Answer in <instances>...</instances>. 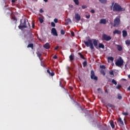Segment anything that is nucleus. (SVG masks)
<instances>
[{
    "label": "nucleus",
    "instance_id": "61",
    "mask_svg": "<svg viewBox=\"0 0 130 130\" xmlns=\"http://www.w3.org/2000/svg\"><path fill=\"white\" fill-rule=\"evenodd\" d=\"M105 92H106V93H107L108 91H107V90H105Z\"/></svg>",
    "mask_w": 130,
    "mask_h": 130
},
{
    "label": "nucleus",
    "instance_id": "7",
    "mask_svg": "<svg viewBox=\"0 0 130 130\" xmlns=\"http://www.w3.org/2000/svg\"><path fill=\"white\" fill-rule=\"evenodd\" d=\"M90 78L94 81H98V77L95 75V72L93 70L91 71Z\"/></svg>",
    "mask_w": 130,
    "mask_h": 130
},
{
    "label": "nucleus",
    "instance_id": "50",
    "mask_svg": "<svg viewBox=\"0 0 130 130\" xmlns=\"http://www.w3.org/2000/svg\"><path fill=\"white\" fill-rule=\"evenodd\" d=\"M67 69L68 71H70V70H71V67L68 66V67H67Z\"/></svg>",
    "mask_w": 130,
    "mask_h": 130
},
{
    "label": "nucleus",
    "instance_id": "46",
    "mask_svg": "<svg viewBox=\"0 0 130 130\" xmlns=\"http://www.w3.org/2000/svg\"><path fill=\"white\" fill-rule=\"evenodd\" d=\"M41 63H42L43 62V61H42V58H41V57H39Z\"/></svg>",
    "mask_w": 130,
    "mask_h": 130
},
{
    "label": "nucleus",
    "instance_id": "24",
    "mask_svg": "<svg viewBox=\"0 0 130 130\" xmlns=\"http://www.w3.org/2000/svg\"><path fill=\"white\" fill-rule=\"evenodd\" d=\"M117 96V99H119V100H121V99H122V96H121L120 93H118Z\"/></svg>",
    "mask_w": 130,
    "mask_h": 130
},
{
    "label": "nucleus",
    "instance_id": "23",
    "mask_svg": "<svg viewBox=\"0 0 130 130\" xmlns=\"http://www.w3.org/2000/svg\"><path fill=\"white\" fill-rule=\"evenodd\" d=\"M36 54L38 57H41V55H42V54H41L39 51H37L36 52Z\"/></svg>",
    "mask_w": 130,
    "mask_h": 130
},
{
    "label": "nucleus",
    "instance_id": "51",
    "mask_svg": "<svg viewBox=\"0 0 130 130\" xmlns=\"http://www.w3.org/2000/svg\"><path fill=\"white\" fill-rule=\"evenodd\" d=\"M44 12L42 9H40V13H43Z\"/></svg>",
    "mask_w": 130,
    "mask_h": 130
},
{
    "label": "nucleus",
    "instance_id": "37",
    "mask_svg": "<svg viewBox=\"0 0 130 130\" xmlns=\"http://www.w3.org/2000/svg\"><path fill=\"white\" fill-rule=\"evenodd\" d=\"M51 26H52V27H54L55 26V23H54L53 22H52L51 23Z\"/></svg>",
    "mask_w": 130,
    "mask_h": 130
},
{
    "label": "nucleus",
    "instance_id": "27",
    "mask_svg": "<svg viewBox=\"0 0 130 130\" xmlns=\"http://www.w3.org/2000/svg\"><path fill=\"white\" fill-rule=\"evenodd\" d=\"M108 59L111 60V61H113L114 58L113 57H108Z\"/></svg>",
    "mask_w": 130,
    "mask_h": 130
},
{
    "label": "nucleus",
    "instance_id": "43",
    "mask_svg": "<svg viewBox=\"0 0 130 130\" xmlns=\"http://www.w3.org/2000/svg\"><path fill=\"white\" fill-rule=\"evenodd\" d=\"M101 69H105L106 67L104 66V65H102L100 66Z\"/></svg>",
    "mask_w": 130,
    "mask_h": 130
},
{
    "label": "nucleus",
    "instance_id": "56",
    "mask_svg": "<svg viewBox=\"0 0 130 130\" xmlns=\"http://www.w3.org/2000/svg\"><path fill=\"white\" fill-rule=\"evenodd\" d=\"M12 3H16V1H15V0H12Z\"/></svg>",
    "mask_w": 130,
    "mask_h": 130
},
{
    "label": "nucleus",
    "instance_id": "45",
    "mask_svg": "<svg viewBox=\"0 0 130 130\" xmlns=\"http://www.w3.org/2000/svg\"><path fill=\"white\" fill-rule=\"evenodd\" d=\"M85 16L86 19H90V15H86Z\"/></svg>",
    "mask_w": 130,
    "mask_h": 130
},
{
    "label": "nucleus",
    "instance_id": "54",
    "mask_svg": "<svg viewBox=\"0 0 130 130\" xmlns=\"http://www.w3.org/2000/svg\"><path fill=\"white\" fill-rule=\"evenodd\" d=\"M41 66H42V67H44V64L43 63V62L42 63L41 62Z\"/></svg>",
    "mask_w": 130,
    "mask_h": 130
},
{
    "label": "nucleus",
    "instance_id": "60",
    "mask_svg": "<svg viewBox=\"0 0 130 130\" xmlns=\"http://www.w3.org/2000/svg\"><path fill=\"white\" fill-rule=\"evenodd\" d=\"M100 89H101L100 88H98V91H100Z\"/></svg>",
    "mask_w": 130,
    "mask_h": 130
},
{
    "label": "nucleus",
    "instance_id": "52",
    "mask_svg": "<svg viewBox=\"0 0 130 130\" xmlns=\"http://www.w3.org/2000/svg\"><path fill=\"white\" fill-rule=\"evenodd\" d=\"M34 27H35V23H32V27L34 28Z\"/></svg>",
    "mask_w": 130,
    "mask_h": 130
},
{
    "label": "nucleus",
    "instance_id": "30",
    "mask_svg": "<svg viewBox=\"0 0 130 130\" xmlns=\"http://www.w3.org/2000/svg\"><path fill=\"white\" fill-rule=\"evenodd\" d=\"M125 44H126L127 45H130V40H127L125 41Z\"/></svg>",
    "mask_w": 130,
    "mask_h": 130
},
{
    "label": "nucleus",
    "instance_id": "20",
    "mask_svg": "<svg viewBox=\"0 0 130 130\" xmlns=\"http://www.w3.org/2000/svg\"><path fill=\"white\" fill-rule=\"evenodd\" d=\"M98 47H99V48H103V49L105 48V46L103 45V44L100 43Z\"/></svg>",
    "mask_w": 130,
    "mask_h": 130
},
{
    "label": "nucleus",
    "instance_id": "35",
    "mask_svg": "<svg viewBox=\"0 0 130 130\" xmlns=\"http://www.w3.org/2000/svg\"><path fill=\"white\" fill-rule=\"evenodd\" d=\"M120 88H121V85L118 84L117 86H116V88L119 90Z\"/></svg>",
    "mask_w": 130,
    "mask_h": 130
},
{
    "label": "nucleus",
    "instance_id": "47",
    "mask_svg": "<svg viewBox=\"0 0 130 130\" xmlns=\"http://www.w3.org/2000/svg\"><path fill=\"white\" fill-rule=\"evenodd\" d=\"M90 12L92 14H94V13H95V10H94V9H92Z\"/></svg>",
    "mask_w": 130,
    "mask_h": 130
},
{
    "label": "nucleus",
    "instance_id": "48",
    "mask_svg": "<svg viewBox=\"0 0 130 130\" xmlns=\"http://www.w3.org/2000/svg\"><path fill=\"white\" fill-rule=\"evenodd\" d=\"M59 48V47L58 46H56V47L55 48L54 50H57V49H58Z\"/></svg>",
    "mask_w": 130,
    "mask_h": 130
},
{
    "label": "nucleus",
    "instance_id": "49",
    "mask_svg": "<svg viewBox=\"0 0 130 130\" xmlns=\"http://www.w3.org/2000/svg\"><path fill=\"white\" fill-rule=\"evenodd\" d=\"M53 58H54V59H56V58H57V55H54V56L53 57Z\"/></svg>",
    "mask_w": 130,
    "mask_h": 130
},
{
    "label": "nucleus",
    "instance_id": "57",
    "mask_svg": "<svg viewBox=\"0 0 130 130\" xmlns=\"http://www.w3.org/2000/svg\"><path fill=\"white\" fill-rule=\"evenodd\" d=\"M27 23H28V26L30 27V23H29V22L28 21V20H27Z\"/></svg>",
    "mask_w": 130,
    "mask_h": 130
},
{
    "label": "nucleus",
    "instance_id": "19",
    "mask_svg": "<svg viewBox=\"0 0 130 130\" xmlns=\"http://www.w3.org/2000/svg\"><path fill=\"white\" fill-rule=\"evenodd\" d=\"M117 49L118 51H121L122 50V47L120 45H117Z\"/></svg>",
    "mask_w": 130,
    "mask_h": 130
},
{
    "label": "nucleus",
    "instance_id": "62",
    "mask_svg": "<svg viewBox=\"0 0 130 130\" xmlns=\"http://www.w3.org/2000/svg\"><path fill=\"white\" fill-rule=\"evenodd\" d=\"M35 1H38V0H35Z\"/></svg>",
    "mask_w": 130,
    "mask_h": 130
},
{
    "label": "nucleus",
    "instance_id": "42",
    "mask_svg": "<svg viewBox=\"0 0 130 130\" xmlns=\"http://www.w3.org/2000/svg\"><path fill=\"white\" fill-rule=\"evenodd\" d=\"M54 22L55 23H57V22H58V19H56V18L54 19Z\"/></svg>",
    "mask_w": 130,
    "mask_h": 130
},
{
    "label": "nucleus",
    "instance_id": "26",
    "mask_svg": "<svg viewBox=\"0 0 130 130\" xmlns=\"http://www.w3.org/2000/svg\"><path fill=\"white\" fill-rule=\"evenodd\" d=\"M112 84H114V85H117V82L114 79H112Z\"/></svg>",
    "mask_w": 130,
    "mask_h": 130
},
{
    "label": "nucleus",
    "instance_id": "11",
    "mask_svg": "<svg viewBox=\"0 0 130 130\" xmlns=\"http://www.w3.org/2000/svg\"><path fill=\"white\" fill-rule=\"evenodd\" d=\"M69 58H70V61H71V62H72L74 59H75V55H74V54L72 53L69 56Z\"/></svg>",
    "mask_w": 130,
    "mask_h": 130
},
{
    "label": "nucleus",
    "instance_id": "10",
    "mask_svg": "<svg viewBox=\"0 0 130 130\" xmlns=\"http://www.w3.org/2000/svg\"><path fill=\"white\" fill-rule=\"evenodd\" d=\"M75 18L76 21H80V20H81V16L78 13H76L75 15Z\"/></svg>",
    "mask_w": 130,
    "mask_h": 130
},
{
    "label": "nucleus",
    "instance_id": "38",
    "mask_svg": "<svg viewBox=\"0 0 130 130\" xmlns=\"http://www.w3.org/2000/svg\"><path fill=\"white\" fill-rule=\"evenodd\" d=\"M50 76H51V77H53V76H54V75H55V73H54V72H51L50 73Z\"/></svg>",
    "mask_w": 130,
    "mask_h": 130
},
{
    "label": "nucleus",
    "instance_id": "5",
    "mask_svg": "<svg viewBox=\"0 0 130 130\" xmlns=\"http://www.w3.org/2000/svg\"><path fill=\"white\" fill-rule=\"evenodd\" d=\"M26 19L23 20V23H22V20H20V25L18 26L19 29H22V28H27V25L26 24Z\"/></svg>",
    "mask_w": 130,
    "mask_h": 130
},
{
    "label": "nucleus",
    "instance_id": "2",
    "mask_svg": "<svg viewBox=\"0 0 130 130\" xmlns=\"http://www.w3.org/2000/svg\"><path fill=\"white\" fill-rule=\"evenodd\" d=\"M84 44H85L87 47H90L91 50L94 49V45H93V43L92 42V40L91 39H88L87 41H84Z\"/></svg>",
    "mask_w": 130,
    "mask_h": 130
},
{
    "label": "nucleus",
    "instance_id": "31",
    "mask_svg": "<svg viewBox=\"0 0 130 130\" xmlns=\"http://www.w3.org/2000/svg\"><path fill=\"white\" fill-rule=\"evenodd\" d=\"M101 74H102V75H103V76H105V75H106V74H105V72L103 70L101 71Z\"/></svg>",
    "mask_w": 130,
    "mask_h": 130
},
{
    "label": "nucleus",
    "instance_id": "1",
    "mask_svg": "<svg viewBox=\"0 0 130 130\" xmlns=\"http://www.w3.org/2000/svg\"><path fill=\"white\" fill-rule=\"evenodd\" d=\"M113 7V12H123L125 11V9L121 7L120 5L117 3H112L111 8Z\"/></svg>",
    "mask_w": 130,
    "mask_h": 130
},
{
    "label": "nucleus",
    "instance_id": "3",
    "mask_svg": "<svg viewBox=\"0 0 130 130\" xmlns=\"http://www.w3.org/2000/svg\"><path fill=\"white\" fill-rule=\"evenodd\" d=\"M115 64L117 67L120 68V67L123 66V59L121 57H119L117 60L115 62Z\"/></svg>",
    "mask_w": 130,
    "mask_h": 130
},
{
    "label": "nucleus",
    "instance_id": "58",
    "mask_svg": "<svg viewBox=\"0 0 130 130\" xmlns=\"http://www.w3.org/2000/svg\"><path fill=\"white\" fill-rule=\"evenodd\" d=\"M44 2H45V3H47V2H48V0H43Z\"/></svg>",
    "mask_w": 130,
    "mask_h": 130
},
{
    "label": "nucleus",
    "instance_id": "4",
    "mask_svg": "<svg viewBox=\"0 0 130 130\" xmlns=\"http://www.w3.org/2000/svg\"><path fill=\"white\" fill-rule=\"evenodd\" d=\"M102 39L103 41H110V40L112 39V38L110 37V36H108L105 34H104L102 35Z\"/></svg>",
    "mask_w": 130,
    "mask_h": 130
},
{
    "label": "nucleus",
    "instance_id": "15",
    "mask_svg": "<svg viewBox=\"0 0 130 130\" xmlns=\"http://www.w3.org/2000/svg\"><path fill=\"white\" fill-rule=\"evenodd\" d=\"M118 122H120V125H124L123 121L121 120V118H119L118 119Z\"/></svg>",
    "mask_w": 130,
    "mask_h": 130
},
{
    "label": "nucleus",
    "instance_id": "16",
    "mask_svg": "<svg viewBox=\"0 0 130 130\" xmlns=\"http://www.w3.org/2000/svg\"><path fill=\"white\" fill-rule=\"evenodd\" d=\"M78 54H79L80 57L81 58H82V59H84V60H86V59H86V58H85V57H84V55L82 54V53L79 52V53H78Z\"/></svg>",
    "mask_w": 130,
    "mask_h": 130
},
{
    "label": "nucleus",
    "instance_id": "9",
    "mask_svg": "<svg viewBox=\"0 0 130 130\" xmlns=\"http://www.w3.org/2000/svg\"><path fill=\"white\" fill-rule=\"evenodd\" d=\"M93 45L95 47V48H96V49H99V47H98V41H97V40L94 39L93 40Z\"/></svg>",
    "mask_w": 130,
    "mask_h": 130
},
{
    "label": "nucleus",
    "instance_id": "28",
    "mask_svg": "<svg viewBox=\"0 0 130 130\" xmlns=\"http://www.w3.org/2000/svg\"><path fill=\"white\" fill-rule=\"evenodd\" d=\"M74 3L77 6L79 5V0H73Z\"/></svg>",
    "mask_w": 130,
    "mask_h": 130
},
{
    "label": "nucleus",
    "instance_id": "44",
    "mask_svg": "<svg viewBox=\"0 0 130 130\" xmlns=\"http://www.w3.org/2000/svg\"><path fill=\"white\" fill-rule=\"evenodd\" d=\"M86 8H87V6H86V5H83L82 6V9H86Z\"/></svg>",
    "mask_w": 130,
    "mask_h": 130
},
{
    "label": "nucleus",
    "instance_id": "13",
    "mask_svg": "<svg viewBox=\"0 0 130 130\" xmlns=\"http://www.w3.org/2000/svg\"><path fill=\"white\" fill-rule=\"evenodd\" d=\"M100 24H104L105 25L106 24V19H101L100 21Z\"/></svg>",
    "mask_w": 130,
    "mask_h": 130
},
{
    "label": "nucleus",
    "instance_id": "14",
    "mask_svg": "<svg viewBox=\"0 0 130 130\" xmlns=\"http://www.w3.org/2000/svg\"><path fill=\"white\" fill-rule=\"evenodd\" d=\"M113 34H118V35H119L121 34V31L120 30L116 29L113 31Z\"/></svg>",
    "mask_w": 130,
    "mask_h": 130
},
{
    "label": "nucleus",
    "instance_id": "18",
    "mask_svg": "<svg viewBox=\"0 0 130 130\" xmlns=\"http://www.w3.org/2000/svg\"><path fill=\"white\" fill-rule=\"evenodd\" d=\"M70 23H72V20L70 19H68L66 20L65 25L67 26Z\"/></svg>",
    "mask_w": 130,
    "mask_h": 130
},
{
    "label": "nucleus",
    "instance_id": "22",
    "mask_svg": "<svg viewBox=\"0 0 130 130\" xmlns=\"http://www.w3.org/2000/svg\"><path fill=\"white\" fill-rule=\"evenodd\" d=\"M110 125L112 128H114V127H115V125H114L113 121H111L110 122Z\"/></svg>",
    "mask_w": 130,
    "mask_h": 130
},
{
    "label": "nucleus",
    "instance_id": "40",
    "mask_svg": "<svg viewBox=\"0 0 130 130\" xmlns=\"http://www.w3.org/2000/svg\"><path fill=\"white\" fill-rule=\"evenodd\" d=\"M122 114H123V115H125L126 116L127 115H128V113H126V112H123V113H122Z\"/></svg>",
    "mask_w": 130,
    "mask_h": 130
},
{
    "label": "nucleus",
    "instance_id": "41",
    "mask_svg": "<svg viewBox=\"0 0 130 130\" xmlns=\"http://www.w3.org/2000/svg\"><path fill=\"white\" fill-rule=\"evenodd\" d=\"M71 36H72L73 37H75V32H74V31H72V32H71Z\"/></svg>",
    "mask_w": 130,
    "mask_h": 130
},
{
    "label": "nucleus",
    "instance_id": "12",
    "mask_svg": "<svg viewBox=\"0 0 130 130\" xmlns=\"http://www.w3.org/2000/svg\"><path fill=\"white\" fill-rule=\"evenodd\" d=\"M44 48H45L46 49H49V48H50V45H49V43H46L45 44V45H44Z\"/></svg>",
    "mask_w": 130,
    "mask_h": 130
},
{
    "label": "nucleus",
    "instance_id": "32",
    "mask_svg": "<svg viewBox=\"0 0 130 130\" xmlns=\"http://www.w3.org/2000/svg\"><path fill=\"white\" fill-rule=\"evenodd\" d=\"M108 106H109V107H111V108H114V105L111 104H108Z\"/></svg>",
    "mask_w": 130,
    "mask_h": 130
},
{
    "label": "nucleus",
    "instance_id": "36",
    "mask_svg": "<svg viewBox=\"0 0 130 130\" xmlns=\"http://www.w3.org/2000/svg\"><path fill=\"white\" fill-rule=\"evenodd\" d=\"M109 74H110V75H111V76H114V73H113V71H110V72H109Z\"/></svg>",
    "mask_w": 130,
    "mask_h": 130
},
{
    "label": "nucleus",
    "instance_id": "6",
    "mask_svg": "<svg viewBox=\"0 0 130 130\" xmlns=\"http://www.w3.org/2000/svg\"><path fill=\"white\" fill-rule=\"evenodd\" d=\"M120 24V19L118 17H116L114 19V27H118Z\"/></svg>",
    "mask_w": 130,
    "mask_h": 130
},
{
    "label": "nucleus",
    "instance_id": "33",
    "mask_svg": "<svg viewBox=\"0 0 130 130\" xmlns=\"http://www.w3.org/2000/svg\"><path fill=\"white\" fill-rule=\"evenodd\" d=\"M82 64L83 66V67L85 68V67H86V66H87V61H85L83 62Z\"/></svg>",
    "mask_w": 130,
    "mask_h": 130
},
{
    "label": "nucleus",
    "instance_id": "29",
    "mask_svg": "<svg viewBox=\"0 0 130 130\" xmlns=\"http://www.w3.org/2000/svg\"><path fill=\"white\" fill-rule=\"evenodd\" d=\"M60 33H61V35H64V34H66V32L64 31V30L63 29H61Z\"/></svg>",
    "mask_w": 130,
    "mask_h": 130
},
{
    "label": "nucleus",
    "instance_id": "34",
    "mask_svg": "<svg viewBox=\"0 0 130 130\" xmlns=\"http://www.w3.org/2000/svg\"><path fill=\"white\" fill-rule=\"evenodd\" d=\"M39 20L40 21V22L41 23V24H42V23H43V19L41 18H39Z\"/></svg>",
    "mask_w": 130,
    "mask_h": 130
},
{
    "label": "nucleus",
    "instance_id": "59",
    "mask_svg": "<svg viewBox=\"0 0 130 130\" xmlns=\"http://www.w3.org/2000/svg\"><path fill=\"white\" fill-rule=\"evenodd\" d=\"M127 90H128V91H130V86L127 88Z\"/></svg>",
    "mask_w": 130,
    "mask_h": 130
},
{
    "label": "nucleus",
    "instance_id": "8",
    "mask_svg": "<svg viewBox=\"0 0 130 130\" xmlns=\"http://www.w3.org/2000/svg\"><path fill=\"white\" fill-rule=\"evenodd\" d=\"M51 33L53 35V36H58L57 34V31H56V29L55 28H52L51 29Z\"/></svg>",
    "mask_w": 130,
    "mask_h": 130
},
{
    "label": "nucleus",
    "instance_id": "39",
    "mask_svg": "<svg viewBox=\"0 0 130 130\" xmlns=\"http://www.w3.org/2000/svg\"><path fill=\"white\" fill-rule=\"evenodd\" d=\"M59 86L61 87V88H63V86H62V83H61V81H59Z\"/></svg>",
    "mask_w": 130,
    "mask_h": 130
},
{
    "label": "nucleus",
    "instance_id": "21",
    "mask_svg": "<svg viewBox=\"0 0 130 130\" xmlns=\"http://www.w3.org/2000/svg\"><path fill=\"white\" fill-rule=\"evenodd\" d=\"M100 2L101 3V4H107V0H99Z\"/></svg>",
    "mask_w": 130,
    "mask_h": 130
},
{
    "label": "nucleus",
    "instance_id": "25",
    "mask_svg": "<svg viewBox=\"0 0 130 130\" xmlns=\"http://www.w3.org/2000/svg\"><path fill=\"white\" fill-rule=\"evenodd\" d=\"M27 48H29V47H30L32 49H33V47H34V45L33 44H29L27 45Z\"/></svg>",
    "mask_w": 130,
    "mask_h": 130
},
{
    "label": "nucleus",
    "instance_id": "53",
    "mask_svg": "<svg viewBox=\"0 0 130 130\" xmlns=\"http://www.w3.org/2000/svg\"><path fill=\"white\" fill-rule=\"evenodd\" d=\"M47 73H48V74H49V75H50V71H49V70H47Z\"/></svg>",
    "mask_w": 130,
    "mask_h": 130
},
{
    "label": "nucleus",
    "instance_id": "55",
    "mask_svg": "<svg viewBox=\"0 0 130 130\" xmlns=\"http://www.w3.org/2000/svg\"><path fill=\"white\" fill-rule=\"evenodd\" d=\"M12 19H13V20H15V21H17V18H14V17H12Z\"/></svg>",
    "mask_w": 130,
    "mask_h": 130
},
{
    "label": "nucleus",
    "instance_id": "17",
    "mask_svg": "<svg viewBox=\"0 0 130 130\" xmlns=\"http://www.w3.org/2000/svg\"><path fill=\"white\" fill-rule=\"evenodd\" d=\"M122 36L123 37H126L127 36V31L126 30H123L122 31Z\"/></svg>",
    "mask_w": 130,
    "mask_h": 130
}]
</instances>
